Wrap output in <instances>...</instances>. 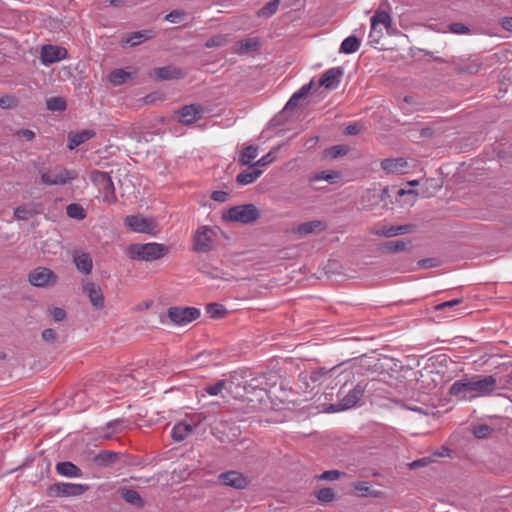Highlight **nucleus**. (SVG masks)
I'll return each instance as SVG.
<instances>
[{
  "instance_id": "nucleus-1",
  "label": "nucleus",
  "mask_w": 512,
  "mask_h": 512,
  "mask_svg": "<svg viewBox=\"0 0 512 512\" xmlns=\"http://www.w3.org/2000/svg\"><path fill=\"white\" fill-rule=\"evenodd\" d=\"M280 379L278 373L266 371L255 373L250 370L231 372L226 380V392L238 403L226 406V413H236L238 420L243 415L261 408V404L269 398L270 389L276 386Z\"/></svg>"
},
{
  "instance_id": "nucleus-2",
  "label": "nucleus",
  "mask_w": 512,
  "mask_h": 512,
  "mask_svg": "<svg viewBox=\"0 0 512 512\" xmlns=\"http://www.w3.org/2000/svg\"><path fill=\"white\" fill-rule=\"evenodd\" d=\"M130 422L124 418H118L109 421L104 427L96 428L84 435L74 434L66 441H70L75 446H89L92 440H107L117 438V435L124 432L129 427Z\"/></svg>"
},
{
  "instance_id": "nucleus-3",
  "label": "nucleus",
  "mask_w": 512,
  "mask_h": 512,
  "mask_svg": "<svg viewBox=\"0 0 512 512\" xmlns=\"http://www.w3.org/2000/svg\"><path fill=\"white\" fill-rule=\"evenodd\" d=\"M169 253V247L165 244L135 243L128 246L126 254L131 260L152 262L165 257Z\"/></svg>"
},
{
  "instance_id": "nucleus-4",
  "label": "nucleus",
  "mask_w": 512,
  "mask_h": 512,
  "mask_svg": "<svg viewBox=\"0 0 512 512\" xmlns=\"http://www.w3.org/2000/svg\"><path fill=\"white\" fill-rule=\"evenodd\" d=\"M40 182L47 186L65 185L77 179L78 173L61 165L39 167Z\"/></svg>"
},
{
  "instance_id": "nucleus-5",
  "label": "nucleus",
  "mask_w": 512,
  "mask_h": 512,
  "mask_svg": "<svg viewBox=\"0 0 512 512\" xmlns=\"http://www.w3.org/2000/svg\"><path fill=\"white\" fill-rule=\"evenodd\" d=\"M206 420L202 413H192L177 422L171 430V438L175 442H181L194 434Z\"/></svg>"
},
{
  "instance_id": "nucleus-6",
  "label": "nucleus",
  "mask_w": 512,
  "mask_h": 512,
  "mask_svg": "<svg viewBox=\"0 0 512 512\" xmlns=\"http://www.w3.org/2000/svg\"><path fill=\"white\" fill-rule=\"evenodd\" d=\"M89 489L90 486L87 484L57 482L47 487L46 495L54 498L78 497L86 493Z\"/></svg>"
},
{
  "instance_id": "nucleus-7",
  "label": "nucleus",
  "mask_w": 512,
  "mask_h": 512,
  "mask_svg": "<svg viewBox=\"0 0 512 512\" xmlns=\"http://www.w3.org/2000/svg\"><path fill=\"white\" fill-rule=\"evenodd\" d=\"M366 386L367 384L364 382L357 383L339 402L330 404L325 411L335 413L357 406L365 393Z\"/></svg>"
},
{
  "instance_id": "nucleus-8",
  "label": "nucleus",
  "mask_w": 512,
  "mask_h": 512,
  "mask_svg": "<svg viewBox=\"0 0 512 512\" xmlns=\"http://www.w3.org/2000/svg\"><path fill=\"white\" fill-rule=\"evenodd\" d=\"M220 232L221 229L218 226H202L198 228L194 235V250L201 253L211 250Z\"/></svg>"
},
{
  "instance_id": "nucleus-9",
  "label": "nucleus",
  "mask_w": 512,
  "mask_h": 512,
  "mask_svg": "<svg viewBox=\"0 0 512 512\" xmlns=\"http://www.w3.org/2000/svg\"><path fill=\"white\" fill-rule=\"evenodd\" d=\"M90 179L102 194L104 202L110 204L116 201L114 184L107 172L94 170L90 175Z\"/></svg>"
},
{
  "instance_id": "nucleus-10",
  "label": "nucleus",
  "mask_w": 512,
  "mask_h": 512,
  "mask_svg": "<svg viewBox=\"0 0 512 512\" xmlns=\"http://www.w3.org/2000/svg\"><path fill=\"white\" fill-rule=\"evenodd\" d=\"M470 378L473 399L485 397L494 393L497 388V379L493 375H473Z\"/></svg>"
},
{
  "instance_id": "nucleus-11",
  "label": "nucleus",
  "mask_w": 512,
  "mask_h": 512,
  "mask_svg": "<svg viewBox=\"0 0 512 512\" xmlns=\"http://www.w3.org/2000/svg\"><path fill=\"white\" fill-rule=\"evenodd\" d=\"M260 216L259 210L254 204H243L234 206L226 212V220L250 224L255 222Z\"/></svg>"
},
{
  "instance_id": "nucleus-12",
  "label": "nucleus",
  "mask_w": 512,
  "mask_h": 512,
  "mask_svg": "<svg viewBox=\"0 0 512 512\" xmlns=\"http://www.w3.org/2000/svg\"><path fill=\"white\" fill-rule=\"evenodd\" d=\"M201 312L196 307L173 306L167 311V317L177 326H185L197 320Z\"/></svg>"
},
{
  "instance_id": "nucleus-13",
  "label": "nucleus",
  "mask_w": 512,
  "mask_h": 512,
  "mask_svg": "<svg viewBox=\"0 0 512 512\" xmlns=\"http://www.w3.org/2000/svg\"><path fill=\"white\" fill-rule=\"evenodd\" d=\"M125 226L134 233L156 234L158 225L151 217L129 215L124 219Z\"/></svg>"
},
{
  "instance_id": "nucleus-14",
  "label": "nucleus",
  "mask_w": 512,
  "mask_h": 512,
  "mask_svg": "<svg viewBox=\"0 0 512 512\" xmlns=\"http://www.w3.org/2000/svg\"><path fill=\"white\" fill-rule=\"evenodd\" d=\"M335 369H336L335 367L332 368L331 370H326L325 368H319V369L311 370L310 372L301 373L298 378L299 383H301L300 388H304L305 390L313 391Z\"/></svg>"
},
{
  "instance_id": "nucleus-15",
  "label": "nucleus",
  "mask_w": 512,
  "mask_h": 512,
  "mask_svg": "<svg viewBox=\"0 0 512 512\" xmlns=\"http://www.w3.org/2000/svg\"><path fill=\"white\" fill-rule=\"evenodd\" d=\"M29 282L36 287H49L57 282V275L50 269L38 267L30 272Z\"/></svg>"
},
{
  "instance_id": "nucleus-16",
  "label": "nucleus",
  "mask_w": 512,
  "mask_h": 512,
  "mask_svg": "<svg viewBox=\"0 0 512 512\" xmlns=\"http://www.w3.org/2000/svg\"><path fill=\"white\" fill-rule=\"evenodd\" d=\"M66 48L55 45H44L40 51V61L43 65L49 66L67 58Z\"/></svg>"
},
{
  "instance_id": "nucleus-17",
  "label": "nucleus",
  "mask_w": 512,
  "mask_h": 512,
  "mask_svg": "<svg viewBox=\"0 0 512 512\" xmlns=\"http://www.w3.org/2000/svg\"><path fill=\"white\" fill-rule=\"evenodd\" d=\"M450 395L460 400H472L473 395L471 392L470 378L465 377L460 380H456L449 389Z\"/></svg>"
},
{
  "instance_id": "nucleus-18",
  "label": "nucleus",
  "mask_w": 512,
  "mask_h": 512,
  "mask_svg": "<svg viewBox=\"0 0 512 512\" xmlns=\"http://www.w3.org/2000/svg\"><path fill=\"white\" fill-rule=\"evenodd\" d=\"M260 47V41L257 37L246 38L236 41L232 47V53L237 55H249L256 52Z\"/></svg>"
},
{
  "instance_id": "nucleus-19",
  "label": "nucleus",
  "mask_w": 512,
  "mask_h": 512,
  "mask_svg": "<svg viewBox=\"0 0 512 512\" xmlns=\"http://www.w3.org/2000/svg\"><path fill=\"white\" fill-rule=\"evenodd\" d=\"M202 113L203 109L200 105H186L178 111V119L180 123L188 125L201 118Z\"/></svg>"
},
{
  "instance_id": "nucleus-20",
  "label": "nucleus",
  "mask_w": 512,
  "mask_h": 512,
  "mask_svg": "<svg viewBox=\"0 0 512 512\" xmlns=\"http://www.w3.org/2000/svg\"><path fill=\"white\" fill-rule=\"evenodd\" d=\"M342 76L343 70L341 67L330 68L323 73L319 83L327 89H333L339 85Z\"/></svg>"
},
{
  "instance_id": "nucleus-21",
  "label": "nucleus",
  "mask_w": 512,
  "mask_h": 512,
  "mask_svg": "<svg viewBox=\"0 0 512 512\" xmlns=\"http://www.w3.org/2000/svg\"><path fill=\"white\" fill-rule=\"evenodd\" d=\"M154 36L155 32L151 29L136 31L123 36L121 39V44H130V46L134 47L146 40L153 38Z\"/></svg>"
},
{
  "instance_id": "nucleus-22",
  "label": "nucleus",
  "mask_w": 512,
  "mask_h": 512,
  "mask_svg": "<svg viewBox=\"0 0 512 512\" xmlns=\"http://www.w3.org/2000/svg\"><path fill=\"white\" fill-rule=\"evenodd\" d=\"M381 167L388 174H402L408 168V162L404 158H388L381 162Z\"/></svg>"
},
{
  "instance_id": "nucleus-23",
  "label": "nucleus",
  "mask_w": 512,
  "mask_h": 512,
  "mask_svg": "<svg viewBox=\"0 0 512 512\" xmlns=\"http://www.w3.org/2000/svg\"><path fill=\"white\" fill-rule=\"evenodd\" d=\"M151 75L158 80H172L181 78L183 74L181 69L169 65L155 68Z\"/></svg>"
},
{
  "instance_id": "nucleus-24",
  "label": "nucleus",
  "mask_w": 512,
  "mask_h": 512,
  "mask_svg": "<svg viewBox=\"0 0 512 512\" xmlns=\"http://www.w3.org/2000/svg\"><path fill=\"white\" fill-rule=\"evenodd\" d=\"M73 261L77 269L87 275L91 273L93 261L89 253L75 251L73 254Z\"/></svg>"
},
{
  "instance_id": "nucleus-25",
  "label": "nucleus",
  "mask_w": 512,
  "mask_h": 512,
  "mask_svg": "<svg viewBox=\"0 0 512 512\" xmlns=\"http://www.w3.org/2000/svg\"><path fill=\"white\" fill-rule=\"evenodd\" d=\"M84 292L89 297L90 302L96 308H102L104 305L103 293L99 286L93 282L84 285Z\"/></svg>"
},
{
  "instance_id": "nucleus-26",
  "label": "nucleus",
  "mask_w": 512,
  "mask_h": 512,
  "mask_svg": "<svg viewBox=\"0 0 512 512\" xmlns=\"http://www.w3.org/2000/svg\"><path fill=\"white\" fill-rule=\"evenodd\" d=\"M500 427H498L495 423H481L473 426L472 433L478 439L491 438L498 431Z\"/></svg>"
},
{
  "instance_id": "nucleus-27",
  "label": "nucleus",
  "mask_w": 512,
  "mask_h": 512,
  "mask_svg": "<svg viewBox=\"0 0 512 512\" xmlns=\"http://www.w3.org/2000/svg\"><path fill=\"white\" fill-rule=\"evenodd\" d=\"M453 450H436L431 456L423 457L421 459L415 460L409 464L410 469H417L419 467H425L433 462L437 461V458L440 457H451V452Z\"/></svg>"
},
{
  "instance_id": "nucleus-28",
  "label": "nucleus",
  "mask_w": 512,
  "mask_h": 512,
  "mask_svg": "<svg viewBox=\"0 0 512 512\" xmlns=\"http://www.w3.org/2000/svg\"><path fill=\"white\" fill-rule=\"evenodd\" d=\"M327 228V225L320 220H312L298 225L296 232L300 235H308L311 233L322 232Z\"/></svg>"
},
{
  "instance_id": "nucleus-29",
  "label": "nucleus",
  "mask_w": 512,
  "mask_h": 512,
  "mask_svg": "<svg viewBox=\"0 0 512 512\" xmlns=\"http://www.w3.org/2000/svg\"><path fill=\"white\" fill-rule=\"evenodd\" d=\"M95 134L96 133L93 130H83L77 133H70L68 137V148L70 150L75 149L84 142L93 138Z\"/></svg>"
},
{
  "instance_id": "nucleus-30",
  "label": "nucleus",
  "mask_w": 512,
  "mask_h": 512,
  "mask_svg": "<svg viewBox=\"0 0 512 512\" xmlns=\"http://www.w3.org/2000/svg\"><path fill=\"white\" fill-rule=\"evenodd\" d=\"M249 480L238 471H226V486L236 489H244L248 486Z\"/></svg>"
},
{
  "instance_id": "nucleus-31",
  "label": "nucleus",
  "mask_w": 512,
  "mask_h": 512,
  "mask_svg": "<svg viewBox=\"0 0 512 512\" xmlns=\"http://www.w3.org/2000/svg\"><path fill=\"white\" fill-rule=\"evenodd\" d=\"M57 474L64 476V477H70V478H78L82 476V471L80 468H78L75 464L72 462H59L57 463L56 467Z\"/></svg>"
},
{
  "instance_id": "nucleus-32",
  "label": "nucleus",
  "mask_w": 512,
  "mask_h": 512,
  "mask_svg": "<svg viewBox=\"0 0 512 512\" xmlns=\"http://www.w3.org/2000/svg\"><path fill=\"white\" fill-rule=\"evenodd\" d=\"M261 174L262 170L252 167L251 165L249 169L243 170L237 175L236 182L241 186H245L255 182Z\"/></svg>"
},
{
  "instance_id": "nucleus-33",
  "label": "nucleus",
  "mask_w": 512,
  "mask_h": 512,
  "mask_svg": "<svg viewBox=\"0 0 512 512\" xmlns=\"http://www.w3.org/2000/svg\"><path fill=\"white\" fill-rule=\"evenodd\" d=\"M411 225H399V226H381L377 228L374 233L379 236L393 237L399 234L409 232Z\"/></svg>"
},
{
  "instance_id": "nucleus-34",
  "label": "nucleus",
  "mask_w": 512,
  "mask_h": 512,
  "mask_svg": "<svg viewBox=\"0 0 512 512\" xmlns=\"http://www.w3.org/2000/svg\"><path fill=\"white\" fill-rule=\"evenodd\" d=\"M39 213L35 204L21 205L14 210V216L18 220H29Z\"/></svg>"
},
{
  "instance_id": "nucleus-35",
  "label": "nucleus",
  "mask_w": 512,
  "mask_h": 512,
  "mask_svg": "<svg viewBox=\"0 0 512 512\" xmlns=\"http://www.w3.org/2000/svg\"><path fill=\"white\" fill-rule=\"evenodd\" d=\"M381 24L385 28H390L392 25V19L388 12L377 10L373 17L371 18V29L372 31H375L377 26Z\"/></svg>"
},
{
  "instance_id": "nucleus-36",
  "label": "nucleus",
  "mask_w": 512,
  "mask_h": 512,
  "mask_svg": "<svg viewBox=\"0 0 512 512\" xmlns=\"http://www.w3.org/2000/svg\"><path fill=\"white\" fill-rule=\"evenodd\" d=\"M361 41L354 35H351L343 40L340 45L339 52L343 54H352L358 51Z\"/></svg>"
},
{
  "instance_id": "nucleus-37",
  "label": "nucleus",
  "mask_w": 512,
  "mask_h": 512,
  "mask_svg": "<svg viewBox=\"0 0 512 512\" xmlns=\"http://www.w3.org/2000/svg\"><path fill=\"white\" fill-rule=\"evenodd\" d=\"M388 190L387 187L383 188L381 192L377 190H368L362 197V201L365 207L372 206L373 204H377L379 200L382 199L383 194Z\"/></svg>"
},
{
  "instance_id": "nucleus-38",
  "label": "nucleus",
  "mask_w": 512,
  "mask_h": 512,
  "mask_svg": "<svg viewBox=\"0 0 512 512\" xmlns=\"http://www.w3.org/2000/svg\"><path fill=\"white\" fill-rule=\"evenodd\" d=\"M94 460L99 466H108L117 460V453L112 450H103L95 456Z\"/></svg>"
},
{
  "instance_id": "nucleus-39",
  "label": "nucleus",
  "mask_w": 512,
  "mask_h": 512,
  "mask_svg": "<svg viewBox=\"0 0 512 512\" xmlns=\"http://www.w3.org/2000/svg\"><path fill=\"white\" fill-rule=\"evenodd\" d=\"M340 178V173L337 172V171H333V170H325V171H321L319 173H317L315 176H313L311 178V182H316V181H321V180H324V181H327L329 182L330 184H334L337 179Z\"/></svg>"
},
{
  "instance_id": "nucleus-40",
  "label": "nucleus",
  "mask_w": 512,
  "mask_h": 512,
  "mask_svg": "<svg viewBox=\"0 0 512 512\" xmlns=\"http://www.w3.org/2000/svg\"><path fill=\"white\" fill-rule=\"evenodd\" d=\"M317 500L321 503H330L335 500L336 494L330 487L321 488L313 493Z\"/></svg>"
},
{
  "instance_id": "nucleus-41",
  "label": "nucleus",
  "mask_w": 512,
  "mask_h": 512,
  "mask_svg": "<svg viewBox=\"0 0 512 512\" xmlns=\"http://www.w3.org/2000/svg\"><path fill=\"white\" fill-rule=\"evenodd\" d=\"M258 156V147L256 146H247L241 152L239 161L243 165H249L252 161Z\"/></svg>"
},
{
  "instance_id": "nucleus-42",
  "label": "nucleus",
  "mask_w": 512,
  "mask_h": 512,
  "mask_svg": "<svg viewBox=\"0 0 512 512\" xmlns=\"http://www.w3.org/2000/svg\"><path fill=\"white\" fill-rule=\"evenodd\" d=\"M130 78V74L124 69H115L110 73L109 79L115 86L122 85Z\"/></svg>"
},
{
  "instance_id": "nucleus-43",
  "label": "nucleus",
  "mask_w": 512,
  "mask_h": 512,
  "mask_svg": "<svg viewBox=\"0 0 512 512\" xmlns=\"http://www.w3.org/2000/svg\"><path fill=\"white\" fill-rule=\"evenodd\" d=\"M66 213L70 218L83 220L86 217V212L80 204L72 203L66 207Z\"/></svg>"
},
{
  "instance_id": "nucleus-44",
  "label": "nucleus",
  "mask_w": 512,
  "mask_h": 512,
  "mask_svg": "<svg viewBox=\"0 0 512 512\" xmlns=\"http://www.w3.org/2000/svg\"><path fill=\"white\" fill-rule=\"evenodd\" d=\"M482 64L478 60H472L467 63H459L457 64V70L459 72H465L468 74H476L480 71Z\"/></svg>"
},
{
  "instance_id": "nucleus-45",
  "label": "nucleus",
  "mask_w": 512,
  "mask_h": 512,
  "mask_svg": "<svg viewBox=\"0 0 512 512\" xmlns=\"http://www.w3.org/2000/svg\"><path fill=\"white\" fill-rule=\"evenodd\" d=\"M279 4V0L269 1L258 11V16L266 18L272 16L277 11Z\"/></svg>"
},
{
  "instance_id": "nucleus-46",
  "label": "nucleus",
  "mask_w": 512,
  "mask_h": 512,
  "mask_svg": "<svg viewBox=\"0 0 512 512\" xmlns=\"http://www.w3.org/2000/svg\"><path fill=\"white\" fill-rule=\"evenodd\" d=\"M121 496L126 502H128L130 504H133V505H141L142 504V499H141L139 493L135 490L124 489L121 492Z\"/></svg>"
},
{
  "instance_id": "nucleus-47",
  "label": "nucleus",
  "mask_w": 512,
  "mask_h": 512,
  "mask_svg": "<svg viewBox=\"0 0 512 512\" xmlns=\"http://www.w3.org/2000/svg\"><path fill=\"white\" fill-rule=\"evenodd\" d=\"M47 109L50 111H64L66 102L62 97H51L46 101Z\"/></svg>"
},
{
  "instance_id": "nucleus-48",
  "label": "nucleus",
  "mask_w": 512,
  "mask_h": 512,
  "mask_svg": "<svg viewBox=\"0 0 512 512\" xmlns=\"http://www.w3.org/2000/svg\"><path fill=\"white\" fill-rule=\"evenodd\" d=\"M348 153V148L345 145H335L325 150L326 157L336 159Z\"/></svg>"
},
{
  "instance_id": "nucleus-49",
  "label": "nucleus",
  "mask_w": 512,
  "mask_h": 512,
  "mask_svg": "<svg viewBox=\"0 0 512 512\" xmlns=\"http://www.w3.org/2000/svg\"><path fill=\"white\" fill-rule=\"evenodd\" d=\"M277 150H278V148H274V149L270 150L266 155L261 157L256 162L252 163V167H255V168L262 167V166H266V165L274 162L276 159Z\"/></svg>"
},
{
  "instance_id": "nucleus-50",
  "label": "nucleus",
  "mask_w": 512,
  "mask_h": 512,
  "mask_svg": "<svg viewBox=\"0 0 512 512\" xmlns=\"http://www.w3.org/2000/svg\"><path fill=\"white\" fill-rule=\"evenodd\" d=\"M206 311L211 318L217 319L224 316V307L219 303H210L206 307Z\"/></svg>"
},
{
  "instance_id": "nucleus-51",
  "label": "nucleus",
  "mask_w": 512,
  "mask_h": 512,
  "mask_svg": "<svg viewBox=\"0 0 512 512\" xmlns=\"http://www.w3.org/2000/svg\"><path fill=\"white\" fill-rule=\"evenodd\" d=\"M384 444L388 448H398L399 446L405 445L402 438L397 436L393 431L387 432Z\"/></svg>"
},
{
  "instance_id": "nucleus-52",
  "label": "nucleus",
  "mask_w": 512,
  "mask_h": 512,
  "mask_svg": "<svg viewBox=\"0 0 512 512\" xmlns=\"http://www.w3.org/2000/svg\"><path fill=\"white\" fill-rule=\"evenodd\" d=\"M335 448H343L349 446L358 445L357 439L351 436H341L336 438L335 443L333 444Z\"/></svg>"
},
{
  "instance_id": "nucleus-53",
  "label": "nucleus",
  "mask_w": 512,
  "mask_h": 512,
  "mask_svg": "<svg viewBox=\"0 0 512 512\" xmlns=\"http://www.w3.org/2000/svg\"><path fill=\"white\" fill-rule=\"evenodd\" d=\"M344 473L338 470H328L316 476L317 480L321 481H334L340 478Z\"/></svg>"
},
{
  "instance_id": "nucleus-54",
  "label": "nucleus",
  "mask_w": 512,
  "mask_h": 512,
  "mask_svg": "<svg viewBox=\"0 0 512 512\" xmlns=\"http://www.w3.org/2000/svg\"><path fill=\"white\" fill-rule=\"evenodd\" d=\"M460 303H462V299H453V300H450V301H446V302L437 304L435 306V310L436 311L449 312L450 310H452L454 307H456Z\"/></svg>"
},
{
  "instance_id": "nucleus-55",
  "label": "nucleus",
  "mask_w": 512,
  "mask_h": 512,
  "mask_svg": "<svg viewBox=\"0 0 512 512\" xmlns=\"http://www.w3.org/2000/svg\"><path fill=\"white\" fill-rule=\"evenodd\" d=\"M408 243L403 240L389 241L386 244V248L391 252L403 251L407 248Z\"/></svg>"
},
{
  "instance_id": "nucleus-56",
  "label": "nucleus",
  "mask_w": 512,
  "mask_h": 512,
  "mask_svg": "<svg viewBox=\"0 0 512 512\" xmlns=\"http://www.w3.org/2000/svg\"><path fill=\"white\" fill-rule=\"evenodd\" d=\"M449 30L454 34L459 35L467 34L470 31V29L466 25L459 22L451 23L449 25Z\"/></svg>"
},
{
  "instance_id": "nucleus-57",
  "label": "nucleus",
  "mask_w": 512,
  "mask_h": 512,
  "mask_svg": "<svg viewBox=\"0 0 512 512\" xmlns=\"http://www.w3.org/2000/svg\"><path fill=\"white\" fill-rule=\"evenodd\" d=\"M49 313H50L51 317L57 322L63 321L66 317L65 310L60 307H53V308L49 309Z\"/></svg>"
},
{
  "instance_id": "nucleus-58",
  "label": "nucleus",
  "mask_w": 512,
  "mask_h": 512,
  "mask_svg": "<svg viewBox=\"0 0 512 512\" xmlns=\"http://www.w3.org/2000/svg\"><path fill=\"white\" fill-rule=\"evenodd\" d=\"M301 100H303V98L300 97V94H297V92H295L286 103L284 110H293L297 108Z\"/></svg>"
},
{
  "instance_id": "nucleus-59",
  "label": "nucleus",
  "mask_w": 512,
  "mask_h": 512,
  "mask_svg": "<svg viewBox=\"0 0 512 512\" xmlns=\"http://www.w3.org/2000/svg\"><path fill=\"white\" fill-rule=\"evenodd\" d=\"M224 388V380H220L213 385H209L205 388L206 392L212 396L218 395Z\"/></svg>"
},
{
  "instance_id": "nucleus-60",
  "label": "nucleus",
  "mask_w": 512,
  "mask_h": 512,
  "mask_svg": "<svg viewBox=\"0 0 512 512\" xmlns=\"http://www.w3.org/2000/svg\"><path fill=\"white\" fill-rule=\"evenodd\" d=\"M353 487L355 490L361 492L362 495H375L374 493L370 492V486L366 481L356 482L353 484Z\"/></svg>"
},
{
  "instance_id": "nucleus-61",
  "label": "nucleus",
  "mask_w": 512,
  "mask_h": 512,
  "mask_svg": "<svg viewBox=\"0 0 512 512\" xmlns=\"http://www.w3.org/2000/svg\"><path fill=\"white\" fill-rule=\"evenodd\" d=\"M16 104L15 98L11 96H4L0 98V107L8 109L14 107Z\"/></svg>"
},
{
  "instance_id": "nucleus-62",
  "label": "nucleus",
  "mask_w": 512,
  "mask_h": 512,
  "mask_svg": "<svg viewBox=\"0 0 512 512\" xmlns=\"http://www.w3.org/2000/svg\"><path fill=\"white\" fill-rule=\"evenodd\" d=\"M19 138H24L26 141H32L35 138V133L29 129H20L16 132Z\"/></svg>"
},
{
  "instance_id": "nucleus-63",
  "label": "nucleus",
  "mask_w": 512,
  "mask_h": 512,
  "mask_svg": "<svg viewBox=\"0 0 512 512\" xmlns=\"http://www.w3.org/2000/svg\"><path fill=\"white\" fill-rule=\"evenodd\" d=\"M42 338L47 342H53L56 339V331L51 328L45 329L42 332Z\"/></svg>"
},
{
  "instance_id": "nucleus-64",
  "label": "nucleus",
  "mask_w": 512,
  "mask_h": 512,
  "mask_svg": "<svg viewBox=\"0 0 512 512\" xmlns=\"http://www.w3.org/2000/svg\"><path fill=\"white\" fill-rule=\"evenodd\" d=\"M418 264L423 268H431L437 266V260L435 258H426L420 260Z\"/></svg>"
}]
</instances>
